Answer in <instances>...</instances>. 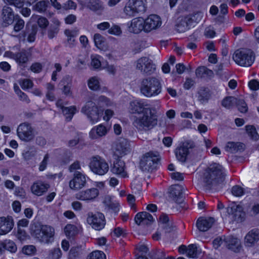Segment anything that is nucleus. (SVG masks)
Segmentation results:
<instances>
[{
	"mask_svg": "<svg viewBox=\"0 0 259 259\" xmlns=\"http://www.w3.org/2000/svg\"><path fill=\"white\" fill-rule=\"evenodd\" d=\"M79 247H73L69 251V258L71 259H74L76 256L79 255Z\"/></svg>",
	"mask_w": 259,
	"mask_h": 259,
	"instance_id": "338daca9",
	"label": "nucleus"
},
{
	"mask_svg": "<svg viewBox=\"0 0 259 259\" xmlns=\"http://www.w3.org/2000/svg\"><path fill=\"white\" fill-rule=\"evenodd\" d=\"M211 97V92L208 88L202 87L198 89L197 92L198 100L201 104L207 103Z\"/></svg>",
	"mask_w": 259,
	"mask_h": 259,
	"instance_id": "c85d7f7f",
	"label": "nucleus"
},
{
	"mask_svg": "<svg viewBox=\"0 0 259 259\" xmlns=\"http://www.w3.org/2000/svg\"><path fill=\"white\" fill-rule=\"evenodd\" d=\"M165 233H170L174 231L176 229V226L174 225L172 222H170L162 226Z\"/></svg>",
	"mask_w": 259,
	"mask_h": 259,
	"instance_id": "e2e57ef3",
	"label": "nucleus"
},
{
	"mask_svg": "<svg viewBox=\"0 0 259 259\" xmlns=\"http://www.w3.org/2000/svg\"><path fill=\"white\" fill-rule=\"evenodd\" d=\"M4 56L7 57L12 58L20 66H23L28 61L29 53L25 50L14 53L11 51L5 52Z\"/></svg>",
	"mask_w": 259,
	"mask_h": 259,
	"instance_id": "dca6fc26",
	"label": "nucleus"
},
{
	"mask_svg": "<svg viewBox=\"0 0 259 259\" xmlns=\"http://www.w3.org/2000/svg\"><path fill=\"white\" fill-rule=\"evenodd\" d=\"M87 221L93 229L97 231L103 229L106 224L104 215L101 212L89 213Z\"/></svg>",
	"mask_w": 259,
	"mask_h": 259,
	"instance_id": "9d476101",
	"label": "nucleus"
},
{
	"mask_svg": "<svg viewBox=\"0 0 259 259\" xmlns=\"http://www.w3.org/2000/svg\"><path fill=\"white\" fill-rule=\"evenodd\" d=\"M233 59L238 65L248 67L254 63L255 55L254 52L250 49H240L234 53Z\"/></svg>",
	"mask_w": 259,
	"mask_h": 259,
	"instance_id": "39448f33",
	"label": "nucleus"
},
{
	"mask_svg": "<svg viewBox=\"0 0 259 259\" xmlns=\"http://www.w3.org/2000/svg\"><path fill=\"white\" fill-rule=\"evenodd\" d=\"M162 89L161 82L155 77L149 76L143 78L140 84V92L144 96L148 98L159 95Z\"/></svg>",
	"mask_w": 259,
	"mask_h": 259,
	"instance_id": "7ed1b4c3",
	"label": "nucleus"
},
{
	"mask_svg": "<svg viewBox=\"0 0 259 259\" xmlns=\"http://www.w3.org/2000/svg\"><path fill=\"white\" fill-rule=\"evenodd\" d=\"M248 87L252 91H257L259 89V82L256 79H252L249 81Z\"/></svg>",
	"mask_w": 259,
	"mask_h": 259,
	"instance_id": "0e129e2a",
	"label": "nucleus"
},
{
	"mask_svg": "<svg viewBox=\"0 0 259 259\" xmlns=\"http://www.w3.org/2000/svg\"><path fill=\"white\" fill-rule=\"evenodd\" d=\"M136 69L144 74L150 75L155 70V65L153 61L147 57H142L135 62Z\"/></svg>",
	"mask_w": 259,
	"mask_h": 259,
	"instance_id": "1a4fd4ad",
	"label": "nucleus"
},
{
	"mask_svg": "<svg viewBox=\"0 0 259 259\" xmlns=\"http://www.w3.org/2000/svg\"><path fill=\"white\" fill-rule=\"evenodd\" d=\"M89 167L94 174L99 176L105 175L109 169L108 162L99 155H95L90 158Z\"/></svg>",
	"mask_w": 259,
	"mask_h": 259,
	"instance_id": "423d86ee",
	"label": "nucleus"
},
{
	"mask_svg": "<svg viewBox=\"0 0 259 259\" xmlns=\"http://www.w3.org/2000/svg\"><path fill=\"white\" fill-rule=\"evenodd\" d=\"M187 255L190 257L197 258L200 254L197 247L195 244H191L188 246L187 250Z\"/></svg>",
	"mask_w": 259,
	"mask_h": 259,
	"instance_id": "de8ad7c7",
	"label": "nucleus"
},
{
	"mask_svg": "<svg viewBox=\"0 0 259 259\" xmlns=\"http://www.w3.org/2000/svg\"><path fill=\"white\" fill-rule=\"evenodd\" d=\"M42 68V65L37 62L33 63L30 67L31 70L34 73H39L41 71Z\"/></svg>",
	"mask_w": 259,
	"mask_h": 259,
	"instance_id": "69168bd1",
	"label": "nucleus"
},
{
	"mask_svg": "<svg viewBox=\"0 0 259 259\" xmlns=\"http://www.w3.org/2000/svg\"><path fill=\"white\" fill-rule=\"evenodd\" d=\"M192 19L189 17H185L178 20L176 25V29L179 32H184L190 29L192 23Z\"/></svg>",
	"mask_w": 259,
	"mask_h": 259,
	"instance_id": "a878e982",
	"label": "nucleus"
},
{
	"mask_svg": "<svg viewBox=\"0 0 259 259\" xmlns=\"http://www.w3.org/2000/svg\"><path fill=\"white\" fill-rule=\"evenodd\" d=\"M64 34L67 36V41L69 47L72 48L75 45V38L78 35V31L76 30L66 29Z\"/></svg>",
	"mask_w": 259,
	"mask_h": 259,
	"instance_id": "f704fd0d",
	"label": "nucleus"
},
{
	"mask_svg": "<svg viewBox=\"0 0 259 259\" xmlns=\"http://www.w3.org/2000/svg\"><path fill=\"white\" fill-rule=\"evenodd\" d=\"M246 213L250 217H255L259 214V203H254L246 209Z\"/></svg>",
	"mask_w": 259,
	"mask_h": 259,
	"instance_id": "c03bdc74",
	"label": "nucleus"
},
{
	"mask_svg": "<svg viewBox=\"0 0 259 259\" xmlns=\"http://www.w3.org/2000/svg\"><path fill=\"white\" fill-rule=\"evenodd\" d=\"M225 245L229 249L234 252H238L241 249L240 240L236 237L232 236L224 237Z\"/></svg>",
	"mask_w": 259,
	"mask_h": 259,
	"instance_id": "aec40b11",
	"label": "nucleus"
},
{
	"mask_svg": "<svg viewBox=\"0 0 259 259\" xmlns=\"http://www.w3.org/2000/svg\"><path fill=\"white\" fill-rule=\"evenodd\" d=\"M214 219L213 218H209L204 219H198L197 221V227L200 231H206L213 225Z\"/></svg>",
	"mask_w": 259,
	"mask_h": 259,
	"instance_id": "72a5a7b5",
	"label": "nucleus"
},
{
	"mask_svg": "<svg viewBox=\"0 0 259 259\" xmlns=\"http://www.w3.org/2000/svg\"><path fill=\"white\" fill-rule=\"evenodd\" d=\"M37 31L38 27L36 24L26 25L25 30L23 33L22 35L24 37L27 36L28 41L32 42L35 40Z\"/></svg>",
	"mask_w": 259,
	"mask_h": 259,
	"instance_id": "cd10ccee",
	"label": "nucleus"
},
{
	"mask_svg": "<svg viewBox=\"0 0 259 259\" xmlns=\"http://www.w3.org/2000/svg\"><path fill=\"white\" fill-rule=\"evenodd\" d=\"M231 192L233 195L237 197H240L244 194V189L239 185L234 186L232 188Z\"/></svg>",
	"mask_w": 259,
	"mask_h": 259,
	"instance_id": "603ef678",
	"label": "nucleus"
},
{
	"mask_svg": "<svg viewBox=\"0 0 259 259\" xmlns=\"http://www.w3.org/2000/svg\"><path fill=\"white\" fill-rule=\"evenodd\" d=\"M14 220L12 217H0V235H5L10 232L14 227Z\"/></svg>",
	"mask_w": 259,
	"mask_h": 259,
	"instance_id": "412c9836",
	"label": "nucleus"
},
{
	"mask_svg": "<svg viewBox=\"0 0 259 259\" xmlns=\"http://www.w3.org/2000/svg\"><path fill=\"white\" fill-rule=\"evenodd\" d=\"M159 160L160 158L157 153L148 152L141 159L140 167L144 171H152L156 168Z\"/></svg>",
	"mask_w": 259,
	"mask_h": 259,
	"instance_id": "6e6552de",
	"label": "nucleus"
},
{
	"mask_svg": "<svg viewBox=\"0 0 259 259\" xmlns=\"http://www.w3.org/2000/svg\"><path fill=\"white\" fill-rule=\"evenodd\" d=\"M225 177L224 168L219 163H212L205 169L202 181L204 187L210 189L212 186L223 182Z\"/></svg>",
	"mask_w": 259,
	"mask_h": 259,
	"instance_id": "f03ea898",
	"label": "nucleus"
},
{
	"mask_svg": "<svg viewBox=\"0 0 259 259\" xmlns=\"http://www.w3.org/2000/svg\"><path fill=\"white\" fill-rule=\"evenodd\" d=\"M108 32L109 33L111 34L116 35H119L122 32L120 28L117 25H114L110 28H109V29L108 30Z\"/></svg>",
	"mask_w": 259,
	"mask_h": 259,
	"instance_id": "bf43d9fd",
	"label": "nucleus"
},
{
	"mask_svg": "<svg viewBox=\"0 0 259 259\" xmlns=\"http://www.w3.org/2000/svg\"><path fill=\"white\" fill-rule=\"evenodd\" d=\"M107 133L106 127L101 124L94 127L90 132V137L92 139H97L105 136Z\"/></svg>",
	"mask_w": 259,
	"mask_h": 259,
	"instance_id": "7c9ffc66",
	"label": "nucleus"
},
{
	"mask_svg": "<svg viewBox=\"0 0 259 259\" xmlns=\"http://www.w3.org/2000/svg\"><path fill=\"white\" fill-rule=\"evenodd\" d=\"M243 210L241 205L233 204L227 207V211L233 221L239 223L244 220L245 213Z\"/></svg>",
	"mask_w": 259,
	"mask_h": 259,
	"instance_id": "4468645a",
	"label": "nucleus"
},
{
	"mask_svg": "<svg viewBox=\"0 0 259 259\" xmlns=\"http://www.w3.org/2000/svg\"><path fill=\"white\" fill-rule=\"evenodd\" d=\"M246 134L250 139L253 141H257L259 140V134L257 133L256 128L252 125H246L245 126Z\"/></svg>",
	"mask_w": 259,
	"mask_h": 259,
	"instance_id": "e433bc0d",
	"label": "nucleus"
},
{
	"mask_svg": "<svg viewBox=\"0 0 259 259\" xmlns=\"http://www.w3.org/2000/svg\"><path fill=\"white\" fill-rule=\"evenodd\" d=\"M128 147L127 142L125 139L116 143L114 148V154L117 157H121L126 154Z\"/></svg>",
	"mask_w": 259,
	"mask_h": 259,
	"instance_id": "2f4dec72",
	"label": "nucleus"
},
{
	"mask_svg": "<svg viewBox=\"0 0 259 259\" xmlns=\"http://www.w3.org/2000/svg\"><path fill=\"white\" fill-rule=\"evenodd\" d=\"M87 7L92 11L101 13L104 9L103 3L100 0H90Z\"/></svg>",
	"mask_w": 259,
	"mask_h": 259,
	"instance_id": "c9c22d12",
	"label": "nucleus"
},
{
	"mask_svg": "<svg viewBox=\"0 0 259 259\" xmlns=\"http://www.w3.org/2000/svg\"><path fill=\"white\" fill-rule=\"evenodd\" d=\"M14 194L22 199L25 198L26 197V192L22 187H16L15 189Z\"/></svg>",
	"mask_w": 259,
	"mask_h": 259,
	"instance_id": "13d9d810",
	"label": "nucleus"
},
{
	"mask_svg": "<svg viewBox=\"0 0 259 259\" xmlns=\"http://www.w3.org/2000/svg\"><path fill=\"white\" fill-rule=\"evenodd\" d=\"M135 223L138 225H149L154 221L152 215L146 211L138 213L135 217Z\"/></svg>",
	"mask_w": 259,
	"mask_h": 259,
	"instance_id": "4be33fe9",
	"label": "nucleus"
},
{
	"mask_svg": "<svg viewBox=\"0 0 259 259\" xmlns=\"http://www.w3.org/2000/svg\"><path fill=\"white\" fill-rule=\"evenodd\" d=\"M108 207L116 213L119 210V204L117 202H110Z\"/></svg>",
	"mask_w": 259,
	"mask_h": 259,
	"instance_id": "774afa93",
	"label": "nucleus"
},
{
	"mask_svg": "<svg viewBox=\"0 0 259 259\" xmlns=\"http://www.w3.org/2000/svg\"><path fill=\"white\" fill-rule=\"evenodd\" d=\"M237 102V98L229 96L226 97L222 101V105L224 107L230 109L235 105V103Z\"/></svg>",
	"mask_w": 259,
	"mask_h": 259,
	"instance_id": "ea45409f",
	"label": "nucleus"
},
{
	"mask_svg": "<svg viewBox=\"0 0 259 259\" xmlns=\"http://www.w3.org/2000/svg\"><path fill=\"white\" fill-rule=\"evenodd\" d=\"M14 24V31L18 32L24 27L25 22L19 15L15 16Z\"/></svg>",
	"mask_w": 259,
	"mask_h": 259,
	"instance_id": "37998d69",
	"label": "nucleus"
},
{
	"mask_svg": "<svg viewBox=\"0 0 259 259\" xmlns=\"http://www.w3.org/2000/svg\"><path fill=\"white\" fill-rule=\"evenodd\" d=\"M153 109L141 100H134L129 103L128 112L133 116L132 125L139 132H147L157 124L156 114L152 112Z\"/></svg>",
	"mask_w": 259,
	"mask_h": 259,
	"instance_id": "f257e3e1",
	"label": "nucleus"
},
{
	"mask_svg": "<svg viewBox=\"0 0 259 259\" xmlns=\"http://www.w3.org/2000/svg\"><path fill=\"white\" fill-rule=\"evenodd\" d=\"M37 151L34 147H30L29 149L23 153V156L25 160H29L33 158L36 154Z\"/></svg>",
	"mask_w": 259,
	"mask_h": 259,
	"instance_id": "09e8293b",
	"label": "nucleus"
},
{
	"mask_svg": "<svg viewBox=\"0 0 259 259\" xmlns=\"http://www.w3.org/2000/svg\"><path fill=\"white\" fill-rule=\"evenodd\" d=\"M225 148L226 151L233 153L243 151L245 149V145L241 142H228Z\"/></svg>",
	"mask_w": 259,
	"mask_h": 259,
	"instance_id": "473e14b6",
	"label": "nucleus"
},
{
	"mask_svg": "<svg viewBox=\"0 0 259 259\" xmlns=\"http://www.w3.org/2000/svg\"><path fill=\"white\" fill-rule=\"evenodd\" d=\"M60 22L59 20L54 21V25L50 26L48 30V36L50 39H53L55 37L59 31V26Z\"/></svg>",
	"mask_w": 259,
	"mask_h": 259,
	"instance_id": "4c0bfd02",
	"label": "nucleus"
},
{
	"mask_svg": "<svg viewBox=\"0 0 259 259\" xmlns=\"http://www.w3.org/2000/svg\"><path fill=\"white\" fill-rule=\"evenodd\" d=\"M184 187L180 185H172L168 189V197L174 201L180 203L185 194Z\"/></svg>",
	"mask_w": 259,
	"mask_h": 259,
	"instance_id": "2eb2a0df",
	"label": "nucleus"
},
{
	"mask_svg": "<svg viewBox=\"0 0 259 259\" xmlns=\"http://www.w3.org/2000/svg\"><path fill=\"white\" fill-rule=\"evenodd\" d=\"M36 249L33 245H27L23 247L22 251L23 253L27 255H32L36 252Z\"/></svg>",
	"mask_w": 259,
	"mask_h": 259,
	"instance_id": "5fc2aeb1",
	"label": "nucleus"
},
{
	"mask_svg": "<svg viewBox=\"0 0 259 259\" xmlns=\"http://www.w3.org/2000/svg\"><path fill=\"white\" fill-rule=\"evenodd\" d=\"M81 169V166L79 161L76 160L74 161L72 164H71L68 170L70 172H72L73 171H77V170Z\"/></svg>",
	"mask_w": 259,
	"mask_h": 259,
	"instance_id": "052dcab7",
	"label": "nucleus"
},
{
	"mask_svg": "<svg viewBox=\"0 0 259 259\" xmlns=\"http://www.w3.org/2000/svg\"><path fill=\"white\" fill-rule=\"evenodd\" d=\"M20 84L21 88L24 90L31 89L33 85V82L29 79H23Z\"/></svg>",
	"mask_w": 259,
	"mask_h": 259,
	"instance_id": "6e6d98bb",
	"label": "nucleus"
},
{
	"mask_svg": "<svg viewBox=\"0 0 259 259\" xmlns=\"http://www.w3.org/2000/svg\"><path fill=\"white\" fill-rule=\"evenodd\" d=\"M1 246L12 253L16 252L17 250L15 243L10 240H6L3 242H1Z\"/></svg>",
	"mask_w": 259,
	"mask_h": 259,
	"instance_id": "a19ab883",
	"label": "nucleus"
},
{
	"mask_svg": "<svg viewBox=\"0 0 259 259\" xmlns=\"http://www.w3.org/2000/svg\"><path fill=\"white\" fill-rule=\"evenodd\" d=\"M89 88L93 91H97L100 89V82L98 77L96 76L90 78L88 82Z\"/></svg>",
	"mask_w": 259,
	"mask_h": 259,
	"instance_id": "49530a36",
	"label": "nucleus"
},
{
	"mask_svg": "<svg viewBox=\"0 0 259 259\" xmlns=\"http://www.w3.org/2000/svg\"><path fill=\"white\" fill-rule=\"evenodd\" d=\"M87 259H106V255L103 252L96 250L91 252Z\"/></svg>",
	"mask_w": 259,
	"mask_h": 259,
	"instance_id": "8fccbe9b",
	"label": "nucleus"
},
{
	"mask_svg": "<svg viewBox=\"0 0 259 259\" xmlns=\"http://www.w3.org/2000/svg\"><path fill=\"white\" fill-rule=\"evenodd\" d=\"M49 5L48 1H40L33 6V10L40 13H44L47 10Z\"/></svg>",
	"mask_w": 259,
	"mask_h": 259,
	"instance_id": "58836bf2",
	"label": "nucleus"
},
{
	"mask_svg": "<svg viewBox=\"0 0 259 259\" xmlns=\"http://www.w3.org/2000/svg\"><path fill=\"white\" fill-rule=\"evenodd\" d=\"M111 171L113 174L122 178L127 177V174L125 170V163L121 160L118 159L114 161Z\"/></svg>",
	"mask_w": 259,
	"mask_h": 259,
	"instance_id": "5701e85b",
	"label": "nucleus"
},
{
	"mask_svg": "<svg viewBox=\"0 0 259 259\" xmlns=\"http://www.w3.org/2000/svg\"><path fill=\"white\" fill-rule=\"evenodd\" d=\"M76 111V108L75 106H71L68 107H65L63 109L62 112L66 117L68 121H70L74 114Z\"/></svg>",
	"mask_w": 259,
	"mask_h": 259,
	"instance_id": "79ce46f5",
	"label": "nucleus"
},
{
	"mask_svg": "<svg viewBox=\"0 0 259 259\" xmlns=\"http://www.w3.org/2000/svg\"><path fill=\"white\" fill-rule=\"evenodd\" d=\"M98 195L99 190L97 188H93L76 193L75 198L77 199L83 201L92 200L96 198Z\"/></svg>",
	"mask_w": 259,
	"mask_h": 259,
	"instance_id": "6ab92c4d",
	"label": "nucleus"
},
{
	"mask_svg": "<svg viewBox=\"0 0 259 259\" xmlns=\"http://www.w3.org/2000/svg\"><path fill=\"white\" fill-rule=\"evenodd\" d=\"M19 138L23 141L30 142L34 137V131L29 123L24 122L20 124L17 130Z\"/></svg>",
	"mask_w": 259,
	"mask_h": 259,
	"instance_id": "9b49d317",
	"label": "nucleus"
},
{
	"mask_svg": "<svg viewBox=\"0 0 259 259\" xmlns=\"http://www.w3.org/2000/svg\"><path fill=\"white\" fill-rule=\"evenodd\" d=\"M75 227L73 225L68 224L64 228V232L67 237H70L74 234Z\"/></svg>",
	"mask_w": 259,
	"mask_h": 259,
	"instance_id": "864d4df0",
	"label": "nucleus"
},
{
	"mask_svg": "<svg viewBox=\"0 0 259 259\" xmlns=\"http://www.w3.org/2000/svg\"><path fill=\"white\" fill-rule=\"evenodd\" d=\"M89 178L80 171H75L72 179L69 182V187L71 189L78 191L86 186Z\"/></svg>",
	"mask_w": 259,
	"mask_h": 259,
	"instance_id": "f8f14e48",
	"label": "nucleus"
},
{
	"mask_svg": "<svg viewBox=\"0 0 259 259\" xmlns=\"http://www.w3.org/2000/svg\"><path fill=\"white\" fill-rule=\"evenodd\" d=\"M15 19L12 9L5 6L3 7L1 14V24L3 27H6L14 23Z\"/></svg>",
	"mask_w": 259,
	"mask_h": 259,
	"instance_id": "f3484780",
	"label": "nucleus"
},
{
	"mask_svg": "<svg viewBox=\"0 0 259 259\" xmlns=\"http://www.w3.org/2000/svg\"><path fill=\"white\" fill-rule=\"evenodd\" d=\"M94 41L95 46L99 49H103L105 42V38L100 33H95L94 35Z\"/></svg>",
	"mask_w": 259,
	"mask_h": 259,
	"instance_id": "a18cd8bd",
	"label": "nucleus"
},
{
	"mask_svg": "<svg viewBox=\"0 0 259 259\" xmlns=\"http://www.w3.org/2000/svg\"><path fill=\"white\" fill-rule=\"evenodd\" d=\"M37 24L41 28H46L49 25V21L45 17H39L37 21Z\"/></svg>",
	"mask_w": 259,
	"mask_h": 259,
	"instance_id": "4d7b16f0",
	"label": "nucleus"
},
{
	"mask_svg": "<svg viewBox=\"0 0 259 259\" xmlns=\"http://www.w3.org/2000/svg\"><path fill=\"white\" fill-rule=\"evenodd\" d=\"M49 185L41 181L34 182L31 186L32 193L37 196H41L45 193L49 188Z\"/></svg>",
	"mask_w": 259,
	"mask_h": 259,
	"instance_id": "393cba45",
	"label": "nucleus"
},
{
	"mask_svg": "<svg viewBox=\"0 0 259 259\" xmlns=\"http://www.w3.org/2000/svg\"><path fill=\"white\" fill-rule=\"evenodd\" d=\"M87 107L89 108H93L92 112L88 111V114L86 115L92 123L98 122L101 117L98 106L94 102L90 101L87 102Z\"/></svg>",
	"mask_w": 259,
	"mask_h": 259,
	"instance_id": "b1692460",
	"label": "nucleus"
},
{
	"mask_svg": "<svg viewBox=\"0 0 259 259\" xmlns=\"http://www.w3.org/2000/svg\"><path fill=\"white\" fill-rule=\"evenodd\" d=\"M195 147L192 141H188L184 142L182 146L178 147L175 150V154L178 160L182 162L186 161L187 157L190 152L189 149Z\"/></svg>",
	"mask_w": 259,
	"mask_h": 259,
	"instance_id": "ddd939ff",
	"label": "nucleus"
},
{
	"mask_svg": "<svg viewBox=\"0 0 259 259\" xmlns=\"http://www.w3.org/2000/svg\"><path fill=\"white\" fill-rule=\"evenodd\" d=\"M146 0H128L124 8L125 14L129 16H134L139 13L146 11Z\"/></svg>",
	"mask_w": 259,
	"mask_h": 259,
	"instance_id": "0eeeda50",
	"label": "nucleus"
},
{
	"mask_svg": "<svg viewBox=\"0 0 259 259\" xmlns=\"http://www.w3.org/2000/svg\"><path fill=\"white\" fill-rule=\"evenodd\" d=\"M62 8L65 10L76 9V4L72 1H68L66 3L62 5Z\"/></svg>",
	"mask_w": 259,
	"mask_h": 259,
	"instance_id": "680f3d73",
	"label": "nucleus"
},
{
	"mask_svg": "<svg viewBox=\"0 0 259 259\" xmlns=\"http://www.w3.org/2000/svg\"><path fill=\"white\" fill-rule=\"evenodd\" d=\"M143 30L145 31L144 20L140 18L133 19L128 27L129 31L134 33H139Z\"/></svg>",
	"mask_w": 259,
	"mask_h": 259,
	"instance_id": "bb28decb",
	"label": "nucleus"
},
{
	"mask_svg": "<svg viewBox=\"0 0 259 259\" xmlns=\"http://www.w3.org/2000/svg\"><path fill=\"white\" fill-rule=\"evenodd\" d=\"M144 23L145 31L148 32L159 27L161 25V21L158 16L151 15L144 20Z\"/></svg>",
	"mask_w": 259,
	"mask_h": 259,
	"instance_id": "a211bd4d",
	"label": "nucleus"
},
{
	"mask_svg": "<svg viewBox=\"0 0 259 259\" xmlns=\"http://www.w3.org/2000/svg\"><path fill=\"white\" fill-rule=\"evenodd\" d=\"M235 105L241 113H245L248 110L247 104L243 99H237V102L235 103Z\"/></svg>",
	"mask_w": 259,
	"mask_h": 259,
	"instance_id": "3c124183",
	"label": "nucleus"
},
{
	"mask_svg": "<svg viewBox=\"0 0 259 259\" xmlns=\"http://www.w3.org/2000/svg\"><path fill=\"white\" fill-rule=\"evenodd\" d=\"M31 234L40 242L48 243L53 238L55 230L50 226L33 224L31 227Z\"/></svg>",
	"mask_w": 259,
	"mask_h": 259,
	"instance_id": "20e7f679",
	"label": "nucleus"
},
{
	"mask_svg": "<svg viewBox=\"0 0 259 259\" xmlns=\"http://www.w3.org/2000/svg\"><path fill=\"white\" fill-rule=\"evenodd\" d=\"M259 240V230L254 229L250 231L245 237V243L251 246Z\"/></svg>",
	"mask_w": 259,
	"mask_h": 259,
	"instance_id": "c756f323",
	"label": "nucleus"
}]
</instances>
